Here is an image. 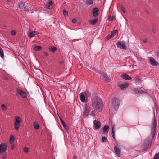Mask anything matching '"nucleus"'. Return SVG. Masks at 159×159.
Segmentation results:
<instances>
[{"mask_svg": "<svg viewBox=\"0 0 159 159\" xmlns=\"http://www.w3.org/2000/svg\"><path fill=\"white\" fill-rule=\"evenodd\" d=\"M92 106L95 110L100 112L102 110V101L99 97H94L92 99Z\"/></svg>", "mask_w": 159, "mask_h": 159, "instance_id": "1", "label": "nucleus"}, {"mask_svg": "<svg viewBox=\"0 0 159 159\" xmlns=\"http://www.w3.org/2000/svg\"><path fill=\"white\" fill-rule=\"evenodd\" d=\"M90 111L91 108L90 107H88L87 106H85L83 109L82 117L83 118L87 117L89 115Z\"/></svg>", "mask_w": 159, "mask_h": 159, "instance_id": "2", "label": "nucleus"}, {"mask_svg": "<svg viewBox=\"0 0 159 159\" xmlns=\"http://www.w3.org/2000/svg\"><path fill=\"white\" fill-rule=\"evenodd\" d=\"M157 121L154 118L153 124L151 126V137L153 139L155 135V133L156 132V127Z\"/></svg>", "mask_w": 159, "mask_h": 159, "instance_id": "3", "label": "nucleus"}, {"mask_svg": "<svg viewBox=\"0 0 159 159\" xmlns=\"http://www.w3.org/2000/svg\"><path fill=\"white\" fill-rule=\"evenodd\" d=\"M152 143V141L150 139H148L145 141L142 145V147L144 151L148 150V148L151 146Z\"/></svg>", "mask_w": 159, "mask_h": 159, "instance_id": "4", "label": "nucleus"}, {"mask_svg": "<svg viewBox=\"0 0 159 159\" xmlns=\"http://www.w3.org/2000/svg\"><path fill=\"white\" fill-rule=\"evenodd\" d=\"M15 123H14V127L16 130H18L20 124L21 122V119L18 116H16L15 117Z\"/></svg>", "mask_w": 159, "mask_h": 159, "instance_id": "5", "label": "nucleus"}, {"mask_svg": "<svg viewBox=\"0 0 159 159\" xmlns=\"http://www.w3.org/2000/svg\"><path fill=\"white\" fill-rule=\"evenodd\" d=\"M112 104L114 109L115 110L118 108L120 104L119 99L117 98H114L112 99Z\"/></svg>", "mask_w": 159, "mask_h": 159, "instance_id": "6", "label": "nucleus"}, {"mask_svg": "<svg viewBox=\"0 0 159 159\" xmlns=\"http://www.w3.org/2000/svg\"><path fill=\"white\" fill-rule=\"evenodd\" d=\"M7 146L6 143H2L0 144V154L5 152L7 148Z\"/></svg>", "mask_w": 159, "mask_h": 159, "instance_id": "7", "label": "nucleus"}, {"mask_svg": "<svg viewBox=\"0 0 159 159\" xmlns=\"http://www.w3.org/2000/svg\"><path fill=\"white\" fill-rule=\"evenodd\" d=\"M116 45L118 47L123 49H126V46L124 42L120 41L116 43Z\"/></svg>", "mask_w": 159, "mask_h": 159, "instance_id": "8", "label": "nucleus"}, {"mask_svg": "<svg viewBox=\"0 0 159 159\" xmlns=\"http://www.w3.org/2000/svg\"><path fill=\"white\" fill-rule=\"evenodd\" d=\"M94 128L96 130L99 129L101 126L100 122L98 120H95L93 121Z\"/></svg>", "mask_w": 159, "mask_h": 159, "instance_id": "9", "label": "nucleus"}, {"mask_svg": "<svg viewBox=\"0 0 159 159\" xmlns=\"http://www.w3.org/2000/svg\"><path fill=\"white\" fill-rule=\"evenodd\" d=\"M149 61L153 66H157L159 65V63L156 61L155 59L152 57H150Z\"/></svg>", "mask_w": 159, "mask_h": 159, "instance_id": "10", "label": "nucleus"}, {"mask_svg": "<svg viewBox=\"0 0 159 159\" xmlns=\"http://www.w3.org/2000/svg\"><path fill=\"white\" fill-rule=\"evenodd\" d=\"M17 92L18 94L20 95L22 98H25L26 97V92L20 89H17Z\"/></svg>", "mask_w": 159, "mask_h": 159, "instance_id": "11", "label": "nucleus"}, {"mask_svg": "<svg viewBox=\"0 0 159 159\" xmlns=\"http://www.w3.org/2000/svg\"><path fill=\"white\" fill-rule=\"evenodd\" d=\"M53 3L52 1H49L46 3V8L49 9H52L53 7Z\"/></svg>", "mask_w": 159, "mask_h": 159, "instance_id": "12", "label": "nucleus"}, {"mask_svg": "<svg viewBox=\"0 0 159 159\" xmlns=\"http://www.w3.org/2000/svg\"><path fill=\"white\" fill-rule=\"evenodd\" d=\"M119 86L120 87L121 90H124L125 88H127L128 86V84L127 83H124L122 84H118Z\"/></svg>", "mask_w": 159, "mask_h": 159, "instance_id": "13", "label": "nucleus"}, {"mask_svg": "<svg viewBox=\"0 0 159 159\" xmlns=\"http://www.w3.org/2000/svg\"><path fill=\"white\" fill-rule=\"evenodd\" d=\"M121 77L122 78L125 80H130L132 78L129 76L127 74H123L121 75Z\"/></svg>", "mask_w": 159, "mask_h": 159, "instance_id": "14", "label": "nucleus"}, {"mask_svg": "<svg viewBox=\"0 0 159 159\" xmlns=\"http://www.w3.org/2000/svg\"><path fill=\"white\" fill-rule=\"evenodd\" d=\"M99 9L97 8H94L93 10V15L94 16L97 17L98 15Z\"/></svg>", "mask_w": 159, "mask_h": 159, "instance_id": "15", "label": "nucleus"}, {"mask_svg": "<svg viewBox=\"0 0 159 159\" xmlns=\"http://www.w3.org/2000/svg\"><path fill=\"white\" fill-rule=\"evenodd\" d=\"M109 127L107 125H106L104 126V127L103 128V134H106L108 133L109 130Z\"/></svg>", "mask_w": 159, "mask_h": 159, "instance_id": "16", "label": "nucleus"}, {"mask_svg": "<svg viewBox=\"0 0 159 159\" xmlns=\"http://www.w3.org/2000/svg\"><path fill=\"white\" fill-rule=\"evenodd\" d=\"M114 149L116 154L117 155V156H118V157H119L120 156V149L116 146L114 148Z\"/></svg>", "mask_w": 159, "mask_h": 159, "instance_id": "17", "label": "nucleus"}, {"mask_svg": "<svg viewBox=\"0 0 159 159\" xmlns=\"http://www.w3.org/2000/svg\"><path fill=\"white\" fill-rule=\"evenodd\" d=\"M19 7L22 11H26L27 9L24 7V4L22 2H20L18 3Z\"/></svg>", "mask_w": 159, "mask_h": 159, "instance_id": "18", "label": "nucleus"}, {"mask_svg": "<svg viewBox=\"0 0 159 159\" xmlns=\"http://www.w3.org/2000/svg\"><path fill=\"white\" fill-rule=\"evenodd\" d=\"M38 34V32L36 31H32L29 33L28 36L30 37V38H31L32 37H34L35 36V35L36 34Z\"/></svg>", "mask_w": 159, "mask_h": 159, "instance_id": "19", "label": "nucleus"}, {"mask_svg": "<svg viewBox=\"0 0 159 159\" xmlns=\"http://www.w3.org/2000/svg\"><path fill=\"white\" fill-rule=\"evenodd\" d=\"M101 77L105 81H108L109 80V79L108 76L104 74H102L101 75Z\"/></svg>", "mask_w": 159, "mask_h": 159, "instance_id": "20", "label": "nucleus"}, {"mask_svg": "<svg viewBox=\"0 0 159 159\" xmlns=\"http://www.w3.org/2000/svg\"><path fill=\"white\" fill-rule=\"evenodd\" d=\"M134 91L136 94H141L144 93V91L143 90L136 89H134Z\"/></svg>", "mask_w": 159, "mask_h": 159, "instance_id": "21", "label": "nucleus"}, {"mask_svg": "<svg viewBox=\"0 0 159 159\" xmlns=\"http://www.w3.org/2000/svg\"><path fill=\"white\" fill-rule=\"evenodd\" d=\"M98 21V19L97 18H96L93 20H89V22L90 24L92 25H95L96 24Z\"/></svg>", "mask_w": 159, "mask_h": 159, "instance_id": "22", "label": "nucleus"}, {"mask_svg": "<svg viewBox=\"0 0 159 159\" xmlns=\"http://www.w3.org/2000/svg\"><path fill=\"white\" fill-rule=\"evenodd\" d=\"M49 49L52 52H54L56 50L57 48L54 46H51L49 47Z\"/></svg>", "mask_w": 159, "mask_h": 159, "instance_id": "23", "label": "nucleus"}, {"mask_svg": "<svg viewBox=\"0 0 159 159\" xmlns=\"http://www.w3.org/2000/svg\"><path fill=\"white\" fill-rule=\"evenodd\" d=\"M33 126L35 129L36 130L38 129L39 128V126L38 123L34 122L33 123Z\"/></svg>", "mask_w": 159, "mask_h": 159, "instance_id": "24", "label": "nucleus"}, {"mask_svg": "<svg viewBox=\"0 0 159 159\" xmlns=\"http://www.w3.org/2000/svg\"><path fill=\"white\" fill-rule=\"evenodd\" d=\"M80 100L82 102H85V98L84 95L82 94H81L80 95Z\"/></svg>", "mask_w": 159, "mask_h": 159, "instance_id": "25", "label": "nucleus"}, {"mask_svg": "<svg viewBox=\"0 0 159 159\" xmlns=\"http://www.w3.org/2000/svg\"><path fill=\"white\" fill-rule=\"evenodd\" d=\"M115 129L114 126H113L112 127L111 134L114 139H115Z\"/></svg>", "mask_w": 159, "mask_h": 159, "instance_id": "26", "label": "nucleus"}, {"mask_svg": "<svg viewBox=\"0 0 159 159\" xmlns=\"http://www.w3.org/2000/svg\"><path fill=\"white\" fill-rule=\"evenodd\" d=\"M15 140V138L14 137L13 135H11V137H10V143L11 144Z\"/></svg>", "mask_w": 159, "mask_h": 159, "instance_id": "27", "label": "nucleus"}, {"mask_svg": "<svg viewBox=\"0 0 159 159\" xmlns=\"http://www.w3.org/2000/svg\"><path fill=\"white\" fill-rule=\"evenodd\" d=\"M0 55L1 57L3 58L4 57V53L2 49L0 47Z\"/></svg>", "mask_w": 159, "mask_h": 159, "instance_id": "28", "label": "nucleus"}, {"mask_svg": "<svg viewBox=\"0 0 159 159\" xmlns=\"http://www.w3.org/2000/svg\"><path fill=\"white\" fill-rule=\"evenodd\" d=\"M93 3V2L92 0H88L86 2V4L87 5H92Z\"/></svg>", "mask_w": 159, "mask_h": 159, "instance_id": "29", "label": "nucleus"}, {"mask_svg": "<svg viewBox=\"0 0 159 159\" xmlns=\"http://www.w3.org/2000/svg\"><path fill=\"white\" fill-rule=\"evenodd\" d=\"M34 49L36 51L40 50L42 49V47L39 46H35Z\"/></svg>", "mask_w": 159, "mask_h": 159, "instance_id": "30", "label": "nucleus"}, {"mask_svg": "<svg viewBox=\"0 0 159 159\" xmlns=\"http://www.w3.org/2000/svg\"><path fill=\"white\" fill-rule=\"evenodd\" d=\"M60 119L63 126L65 128H66V127H67V126L66 125V124H65V122L62 120V119L60 118Z\"/></svg>", "mask_w": 159, "mask_h": 159, "instance_id": "31", "label": "nucleus"}, {"mask_svg": "<svg viewBox=\"0 0 159 159\" xmlns=\"http://www.w3.org/2000/svg\"><path fill=\"white\" fill-rule=\"evenodd\" d=\"M1 107L3 111H5L7 110L6 107L5 106V105L4 104H2L1 105Z\"/></svg>", "mask_w": 159, "mask_h": 159, "instance_id": "32", "label": "nucleus"}, {"mask_svg": "<svg viewBox=\"0 0 159 159\" xmlns=\"http://www.w3.org/2000/svg\"><path fill=\"white\" fill-rule=\"evenodd\" d=\"M120 7L123 12L125 13L126 11L125 7L123 5H120Z\"/></svg>", "mask_w": 159, "mask_h": 159, "instance_id": "33", "label": "nucleus"}, {"mask_svg": "<svg viewBox=\"0 0 159 159\" xmlns=\"http://www.w3.org/2000/svg\"><path fill=\"white\" fill-rule=\"evenodd\" d=\"M153 159H159V154H156L154 156Z\"/></svg>", "mask_w": 159, "mask_h": 159, "instance_id": "34", "label": "nucleus"}, {"mask_svg": "<svg viewBox=\"0 0 159 159\" xmlns=\"http://www.w3.org/2000/svg\"><path fill=\"white\" fill-rule=\"evenodd\" d=\"M152 32L153 33H155L156 32V28L155 26H154L152 27Z\"/></svg>", "mask_w": 159, "mask_h": 159, "instance_id": "35", "label": "nucleus"}, {"mask_svg": "<svg viewBox=\"0 0 159 159\" xmlns=\"http://www.w3.org/2000/svg\"><path fill=\"white\" fill-rule=\"evenodd\" d=\"M95 111L94 110H93L91 112V113L90 114V115L92 116H94L95 114Z\"/></svg>", "mask_w": 159, "mask_h": 159, "instance_id": "36", "label": "nucleus"}, {"mask_svg": "<svg viewBox=\"0 0 159 159\" xmlns=\"http://www.w3.org/2000/svg\"><path fill=\"white\" fill-rule=\"evenodd\" d=\"M108 19L109 20L113 21L115 20V18L113 16H110L109 17Z\"/></svg>", "mask_w": 159, "mask_h": 159, "instance_id": "37", "label": "nucleus"}, {"mask_svg": "<svg viewBox=\"0 0 159 159\" xmlns=\"http://www.w3.org/2000/svg\"><path fill=\"white\" fill-rule=\"evenodd\" d=\"M7 156V154L6 153H4L2 154L1 157L3 159H5L6 158Z\"/></svg>", "mask_w": 159, "mask_h": 159, "instance_id": "38", "label": "nucleus"}, {"mask_svg": "<svg viewBox=\"0 0 159 159\" xmlns=\"http://www.w3.org/2000/svg\"><path fill=\"white\" fill-rule=\"evenodd\" d=\"M116 31H113L111 33V35L112 36V37H113L116 35Z\"/></svg>", "mask_w": 159, "mask_h": 159, "instance_id": "39", "label": "nucleus"}, {"mask_svg": "<svg viewBox=\"0 0 159 159\" xmlns=\"http://www.w3.org/2000/svg\"><path fill=\"white\" fill-rule=\"evenodd\" d=\"M68 11L65 10H63V15L65 16H66V15H68Z\"/></svg>", "mask_w": 159, "mask_h": 159, "instance_id": "40", "label": "nucleus"}, {"mask_svg": "<svg viewBox=\"0 0 159 159\" xmlns=\"http://www.w3.org/2000/svg\"><path fill=\"white\" fill-rule=\"evenodd\" d=\"M28 148L27 147H25L24 148V151L25 153H27L28 151Z\"/></svg>", "mask_w": 159, "mask_h": 159, "instance_id": "41", "label": "nucleus"}, {"mask_svg": "<svg viewBox=\"0 0 159 159\" xmlns=\"http://www.w3.org/2000/svg\"><path fill=\"white\" fill-rule=\"evenodd\" d=\"M106 139L107 138L105 137H103L102 138V140L103 142H105Z\"/></svg>", "mask_w": 159, "mask_h": 159, "instance_id": "42", "label": "nucleus"}, {"mask_svg": "<svg viewBox=\"0 0 159 159\" xmlns=\"http://www.w3.org/2000/svg\"><path fill=\"white\" fill-rule=\"evenodd\" d=\"M106 38L108 39H110L112 38V36H111V35L109 34L107 36Z\"/></svg>", "mask_w": 159, "mask_h": 159, "instance_id": "43", "label": "nucleus"}, {"mask_svg": "<svg viewBox=\"0 0 159 159\" xmlns=\"http://www.w3.org/2000/svg\"><path fill=\"white\" fill-rule=\"evenodd\" d=\"M16 32L15 30H13L11 31V34L12 35H14L16 34Z\"/></svg>", "mask_w": 159, "mask_h": 159, "instance_id": "44", "label": "nucleus"}, {"mask_svg": "<svg viewBox=\"0 0 159 159\" xmlns=\"http://www.w3.org/2000/svg\"><path fill=\"white\" fill-rule=\"evenodd\" d=\"M72 21L73 23H75L76 22V20L75 19H74L72 20Z\"/></svg>", "mask_w": 159, "mask_h": 159, "instance_id": "45", "label": "nucleus"}, {"mask_svg": "<svg viewBox=\"0 0 159 159\" xmlns=\"http://www.w3.org/2000/svg\"><path fill=\"white\" fill-rule=\"evenodd\" d=\"M44 54L46 56H48V54L46 52H44Z\"/></svg>", "mask_w": 159, "mask_h": 159, "instance_id": "46", "label": "nucleus"}, {"mask_svg": "<svg viewBox=\"0 0 159 159\" xmlns=\"http://www.w3.org/2000/svg\"><path fill=\"white\" fill-rule=\"evenodd\" d=\"M77 158V156H74V157H73V159H76Z\"/></svg>", "mask_w": 159, "mask_h": 159, "instance_id": "47", "label": "nucleus"}, {"mask_svg": "<svg viewBox=\"0 0 159 159\" xmlns=\"http://www.w3.org/2000/svg\"><path fill=\"white\" fill-rule=\"evenodd\" d=\"M143 41H144V42L146 43V42H147V40H145H145H144Z\"/></svg>", "mask_w": 159, "mask_h": 159, "instance_id": "48", "label": "nucleus"}, {"mask_svg": "<svg viewBox=\"0 0 159 159\" xmlns=\"http://www.w3.org/2000/svg\"><path fill=\"white\" fill-rule=\"evenodd\" d=\"M11 148H12V149H13V148H14V147H11Z\"/></svg>", "mask_w": 159, "mask_h": 159, "instance_id": "49", "label": "nucleus"}]
</instances>
